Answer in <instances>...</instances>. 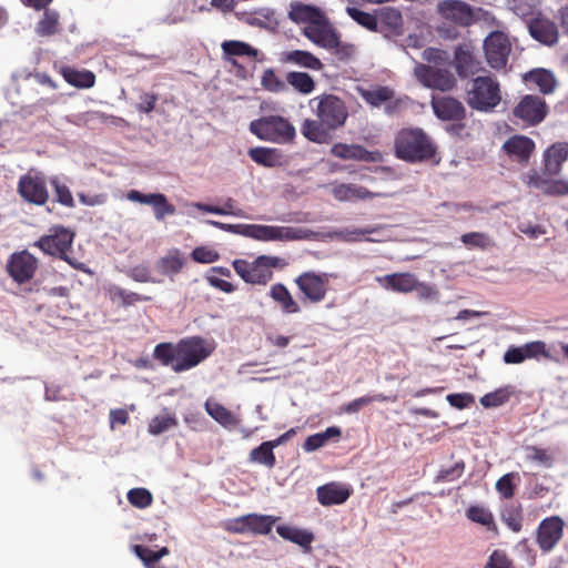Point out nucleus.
I'll list each match as a JSON object with an SVG mask.
<instances>
[{
	"instance_id": "1",
	"label": "nucleus",
	"mask_w": 568,
	"mask_h": 568,
	"mask_svg": "<svg viewBox=\"0 0 568 568\" xmlns=\"http://www.w3.org/2000/svg\"><path fill=\"white\" fill-rule=\"evenodd\" d=\"M316 119H305L301 125L302 135L317 144H328L333 133L342 129L348 119L345 101L335 94H322L314 98Z\"/></svg>"
},
{
	"instance_id": "2",
	"label": "nucleus",
	"mask_w": 568,
	"mask_h": 568,
	"mask_svg": "<svg viewBox=\"0 0 568 568\" xmlns=\"http://www.w3.org/2000/svg\"><path fill=\"white\" fill-rule=\"evenodd\" d=\"M394 154L408 163L427 162L436 156L437 146L423 129L405 128L395 135Z\"/></svg>"
},
{
	"instance_id": "3",
	"label": "nucleus",
	"mask_w": 568,
	"mask_h": 568,
	"mask_svg": "<svg viewBox=\"0 0 568 568\" xmlns=\"http://www.w3.org/2000/svg\"><path fill=\"white\" fill-rule=\"evenodd\" d=\"M284 265L281 257L268 255H260L252 262L236 258L232 263L235 273L245 283L253 285H266L273 278V268Z\"/></svg>"
},
{
	"instance_id": "4",
	"label": "nucleus",
	"mask_w": 568,
	"mask_h": 568,
	"mask_svg": "<svg viewBox=\"0 0 568 568\" xmlns=\"http://www.w3.org/2000/svg\"><path fill=\"white\" fill-rule=\"evenodd\" d=\"M250 131L260 140L277 144L291 143L296 136L294 125L281 115H266L253 120L250 123Z\"/></svg>"
},
{
	"instance_id": "5",
	"label": "nucleus",
	"mask_w": 568,
	"mask_h": 568,
	"mask_svg": "<svg viewBox=\"0 0 568 568\" xmlns=\"http://www.w3.org/2000/svg\"><path fill=\"white\" fill-rule=\"evenodd\" d=\"M213 351V345L201 336L182 338L176 343L178 361L173 365V371H190L205 361Z\"/></svg>"
},
{
	"instance_id": "6",
	"label": "nucleus",
	"mask_w": 568,
	"mask_h": 568,
	"mask_svg": "<svg viewBox=\"0 0 568 568\" xmlns=\"http://www.w3.org/2000/svg\"><path fill=\"white\" fill-rule=\"evenodd\" d=\"M501 101L499 83L491 77H477L467 93V103L477 111L489 112Z\"/></svg>"
},
{
	"instance_id": "7",
	"label": "nucleus",
	"mask_w": 568,
	"mask_h": 568,
	"mask_svg": "<svg viewBox=\"0 0 568 568\" xmlns=\"http://www.w3.org/2000/svg\"><path fill=\"white\" fill-rule=\"evenodd\" d=\"M549 113L545 99L536 94H526L519 99L511 110V121L523 126L540 124Z\"/></svg>"
},
{
	"instance_id": "8",
	"label": "nucleus",
	"mask_w": 568,
	"mask_h": 568,
	"mask_svg": "<svg viewBox=\"0 0 568 568\" xmlns=\"http://www.w3.org/2000/svg\"><path fill=\"white\" fill-rule=\"evenodd\" d=\"M74 232L63 225L50 227L49 233L42 235L33 246L40 248L44 254L59 257L72 264L67 253L71 248Z\"/></svg>"
},
{
	"instance_id": "9",
	"label": "nucleus",
	"mask_w": 568,
	"mask_h": 568,
	"mask_svg": "<svg viewBox=\"0 0 568 568\" xmlns=\"http://www.w3.org/2000/svg\"><path fill=\"white\" fill-rule=\"evenodd\" d=\"M17 193L27 203L42 206L49 201L47 178L41 172H28L19 178Z\"/></svg>"
},
{
	"instance_id": "10",
	"label": "nucleus",
	"mask_w": 568,
	"mask_h": 568,
	"mask_svg": "<svg viewBox=\"0 0 568 568\" xmlns=\"http://www.w3.org/2000/svg\"><path fill=\"white\" fill-rule=\"evenodd\" d=\"M332 277L335 276L329 273L306 271L300 274L294 280V283L306 301L317 304L325 300L328 292L329 280Z\"/></svg>"
},
{
	"instance_id": "11",
	"label": "nucleus",
	"mask_w": 568,
	"mask_h": 568,
	"mask_svg": "<svg viewBox=\"0 0 568 568\" xmlns=\"http://www.w3.org/2000/svg\"><path fill=\"white\" fill-rule=\"evenodd\" d=\"M38 268L39 260L27 250L12 253L6 264L8 275L19 285L30 282Z\"/></svg>"
},
{
	"instance_id": "12",
	"label": "nucleus",
	"mask_w": 568,
	"mask_h": 568,
	"mask_svg": "<svg viewBox=\"0 0 568 568\" xmlns=\"http://www.w3.org/2000/svg\"><path fill=\"white\" fill-rule=\"evenodd\" d=\"M276 518L273 516L247 514L229 520L225 524V530L231 534L252 532L255 535H267L272 530Z\"/></svg>"
},
{
	"instance_id": "13",
	"label": "nucleus",
	"mask_w": 568,
	"mask_h": 568,
	"mask_svg": "<svg viewBox=\"0 0 568 568\" xmlns=\"http://www.w3.org/2000/svg\"><path fill=\"white\" fill-rule=\"evenodd\" d=\"M414 73L417 80L429 89L445 92L456 87V79L447 69L420 63L415 67Z\"/></svg>"
},
{
	"instance_id": "14",
	"label": "nucleus",
	"mask_w": 568,
	"mask_h": 568,
	"mask_svg": "<svg viewBox=\"0 0 568 568\" xmlns=\"http://www.w3.org/2000/svg\"><path fill=\"white\" fill-rule=\"evenodd\" d=\"M484 50L488 64L500 70L507 65L511 43L504 32L494 31L485 39Z\"/></svg>"
},
{
	"instance_id": "15",
	"label": "nucleus",
	"mask_w": 568,
	"mask_h": 568,
	"mask_svg": "<svg viewBox=\"0 0 568 568\" xmlns=\"http://www.w3.org/2000/svg\"><path fill=\"white\" fill-rule=\"evenodd\" d=\"M242 234L258 241H293L304 237L301 229L273 225H245Z\"/></svg>"
},
{
	"instance_id": "16",
	"label": "nucleus",
	"mask_w": 568,
	"mask_h": 568,
	"mask_svg": "<svg viewBox=\"0 0 568 568\" xmlns=\"http://www.w3.org/2000/svg\"><path fill=\"white\" fill-rule=\"evenodd\" d=\"M501 150L510 161L521 166H527L536 151V143L527 135L515 134L504 142Z\"/></svg>"
},
{
	"instance_id": "17",
	"label": "nucleus",
	"mask_w": 568,
	"mask_h": 568,
	"mask_svg": "<svg viewBox=\"0 0 568 568\" xmlns=\"http://www.w3.org/2000/svg\"><path fill=\"white\" fill-rule=\"evenodd\" d=\"M438 14L459 27H469L475 22L474 9L460 0H443L437 4Z\"/></svg>"
},
{
	"instance_id": "18",
	"label": "nucleus",
	"mask_w": 568,
	"mask_h": 568,
	"mask_svg": "<svg viewBox=\"0 0 568 568\" xmlns=\"http://www.w3.org/2000/svg\"><path fill=\"white\" fill-rule=\"evenodd\" d=\"M564 521L557 516L541 520L537 528V544L544 552L551 551L562 537Z\"/></svg>"
},
{
	"instance_id": "19",
	"label": "nucleus",
	"mask_w": 568,
	"mask_h": 568,
	"mask_svg": "<svg viewBox=\"0 0 568 568\" xmlns=\"http://www.w3.org/2000/svg\"><path fill=\"white\" fill-rule=\"evenodd\" d=\"M126 199L140 204L151 205L154 216L158 221L164 220L166 215L175 214V206L168 201V197L162 193L144 194L138 190H131L126 193Z\"/></svg>"
},
{
	"instance_id": "20",
	"label": "nucleus",
	"mask_w": 568,
	"mask_h": 568,
	"mask_svg": "<svg viewBox=\"0 0 568 568\" xmlns=\"http://www.w3.org/2000/svg\"><path fill=\"white\" fill-rule=\"evenodd\" d=\"M302 33L314 44L324 49H331L337 44L338 33L326 16L318 20V24L305 26Z\"/></svg>"
},
{
	"instance_id": "21",
	"label": "nucleus",
	"mask_w": 568,
	"mask_h": 568,
	"mask_svg": "<svg viewBox=\"0 0 568 568\" xmlns=\"http://www.w3.org/2000/svg\"><path fill=\"white\" fill-rule=\"evenodd\" d=\"M432 108L442 121H463L466 118L464 104L453 97L433 98Z\"/></svg>"
},
{
	"instance_id": "22",
	"label": "nucleus",
	"mask_w": 568,
	"mask_h": 568,
	"mask_svg": "<svg viewBox=\"0 0 568 568\" xmlns=\"http://www.w3.org/2000/svg\"><path fill=\"white\" fill-rule=\"evenodd\" d=\"M480 61L469 44H459L454 54V67L457 74L465 79L480 71Z\"/></svg>"
},
{
	"instance_id": "23",
	"label": "nucleus",
	"mask_w": 568,
	"mask_h": 568,
	"mask_svg": "<svg viewBox=\"0 0 568 568\" xmlns=\"http://www.w3.org/2000/svg\"><path fill=\"white\" fill-rule=\"evenodd\" d=\"M568 160V142L560 141L548 146L542 154L544 172L550 176L561 172L562 164Z\"/></svg>"
},
{
	"instance_id": "24",
	"label": "nucleus",
	"mask_w": 568,
	"mask_h": 568,
	"mask_svg": "<svg viewBox=\"0 0 568 568\" xmlns=\"http://www.w3.org/2000/svg\"><path fill=\"white\" fill-rule=\"evenodd\" d=\"M329 152L333 156L342 160L376 162L379 159L378 152L368 151L359 144L335 143Z\"/></svg>"
},
{
	"instance_id": "25",
	"label": "nucleus",
	"mask_w": 568,
	"mask_h": 568,
	"mask_svg": "<svg viewBox=\"0 0 568 568\" xmlns=\"http://www.w3.org/2000/svg\"><path fill=\"white\" fill-rule=\"evenodd\" d=\"M529 32L535 40L546 45H554L559 38L557 24L542 17L535 18L529 22Z\"/></svg>"
},
{
	"instance_id": "26",
	"label": "nucleus",
	"mask_w": 568,
	"mask_h": 568,
	"mask_svg": "<svg viewBox=\"0 0 568 568\" xmlns=\"http://www.w3.org/2000/svg\"><path fill=\"white\" fill-rule=\"evenodd\" d=\"M352 489L343 484L332 481L316 489L317 500L323 506L344 504L351 496Z\"/></svg>"
},
{
	"instance_id": "27",
	"label": "nucleus",
	"mask_w": 568,
	"mask_h": 568,
	"mask_svg": "<svg viewBox=\"0 0 568 568\" xmlns=\"http://www.w3.org/2000/svg\"><path fill=\"white\" fill-rule=\"evenodd\" d=\"M523 80L530 89H537L542 94L552 93L557 87L554 73L542 68L525 73Z\"/></svg>"
},
{
	"instance_id": "28",
	"label": "nucleus",
	"mask_w": 568,
	"mask_h": 568,
	"mask_svg": "<svg viewBox=\"0 0 568 568\" xmlns=\"http://www.w3.org/2000/svg\"><path fill=\"white\" fill-rule=\"evenodd\" d=\"M334 197L341 202L356 201V200H372L375 197H384L385 193L372 192L366 187L357 184H338L332 191Z\"/></svg>"
},
{
	"instance_id": "29",
	"label": "nucleus",
	"mask_w": 568,
	"mask_h": 568,
	"mask_svg": "<svg viewBox=\"0 0 568 568\" xmlns=\"http://www.w3.org/2000/svg\"><path fill=\"white\" fill-rule=\"evenodd\" d=\"M376 281L386 290L406 294L415 291L417 277L412 273H393L376 277Z\"/></svg>"
},
{
	"instance_id": "30",
	"label": "nucleus",
	"mask_w": 568,
	"mask_h": 568,
	"mask_svg": "<svg viewBox=\"0 0 568 568\" xmlns=\"http://www.w3.org/2000/svg\"><path fill=\"white\" fill-rule=\"evenodd\" d=\"M185 264V256L180 250L173 248L156 261L155 267L161 275L174 281V277L183 270Z\"/></svg>"
},
{
	"instance_id": "31",
	"label": "nucleus",
	"mask_w": 568,
	"mask_h": 568,
	"mask_svg": "<svg viewBox=\"0 0 568 568\" xmlns=\"http://www.w3.org/2000/svg\"><path fill=\"white\" fill-rule=\"evenodd\" d=\"M324 12L314 6L302 2H292L290 6L288 18L295 23L305 26L318 24V20L324 17Z\"/></svg>"
},
{
	"instance_id": "32",
	"label": "nucleus",
	"mask_w": 568,
	"mask_h": 568,
	"mask_svg": "<svg viewBox=\"0 0 568 568\" xmlns=\"http://www.w3.org/2000/svg\"><path fill=\"white\" fill-rule=\"evenodd\" d=\"M281 61L283 63H291L314 71H321L324 68V64L317 57L305 50H292L283 52L281 55Z\"/></svg>"
},
{
	"instance_id": "33",
	"label": "nucleus",
	"mask_w": 568,
	"mask_h": 568,
	"mask_svg": "<svg viewBox=\"0 0 568 568\" xmlns=\"http://www.w3.org/2000/svg\"><path fill=\"white\" fill-rule=\"evenodd\" d=\"M248 156L258 165L275 168L283 164V154L274 148L256 146L248 150Z\"/></svg>"
},
{
	"instance_id": "34",
	"label": "nucleus",
	"mask_w": 568,
	"mask_h": 568,
	"mask_svg": "<svg viewBox=\"0 0 568 568\" xmlns=\"http://www.w3.org/2000/svg\"><path fill=\"white\" fill-rule=\"evenodd\" d=\"M270 296L281 306L285 314H295L301 312L300 304L293 298L284 284L276 283L272 285Z\"/></svg>"
},
{
	"instance_id": "35",
	"label": "nucleus",
	"mask_w": 568,
	"mask_h": 568,
	"mask_svg": "<svg viewBox=\"0 0 568 568\" xmlns=\"http://www.w3.org/2000/svg\"><path fill=\"white\" fill-rule=\"evenodd\" d=\"M222 50L225 55V59L233 65V67H240L239 62L229 57H253L256 58L258 54V51L246 42L237 41V40H230L224 41L222 43Z\"/></svg>"
},
{
	"instance_id": "36",
	"label": "nucleus",
	"mask_w": 568,
	"mask_h": 568,
	"mask_svg": "<svg viewBox=\"0 0 568 568\" xmlns=\"http://www.w3.org/2000/svg\"><path fill=\"white\" fill-rule=\"evenodd\" d=\"M468 250L490 251L497 246L495 239L486 232H468L460 236Z\"/></svg>"
},
{
	"instance_id": "37",
	"label": "nucleus",
	"mask_w": 568,
	"mask_h": 568,
	"mask_svg": "<svg viewBox=\"0 0 568 568\" xmlns=\"http://www.w3.org/2000/svg\"><path fill=\"white\" fill-rule=\"evenodd\" d=\"M62 75L70 85L79 89H89L95 83V74L89 70H77L67 67L62 69Z\"/></svg>"
},
{
	"instance_id": "38",
	"label": "nucleus",
	"mask_w": 568,
	"mask_h": 568,
	"mask_svg": "<svg viewBox=\"0 0 568 568\" xmlns=\"http://www.w3.org/2000/svg\"><path fill=\"white\" fill-rule=\"evenodd\" d=\"M276 448L271 440L263 442L260 446L250 452L248 460L254 464L263 465L272 469L276 465V456L274 454Z\"/></svg>"
},
{
	"instance_id": "39",
	"label": "nucleus",
	"mask_w": 568,
	"mask_h": 568,
	"mask_svg": "<svg viewBox=\"0 0 568 568\" xmlns=\"http://www.w3.org/2000/svg\"><path fill=\"white\" fill-rule=\"evenodd\" d=\"M276 531L283 539L290 540L304 548H310L314 540L312 532L287 525L277 526Z\"/></svg>"
},
{
	"instance_id": "40",
	"label": "nucleus",
	"mask_w": 568,
	"mask_h": 568,
	"mask_svg": "<svg viewBox=\"0 0 568 568\" xmlns=\"http://www.w3.org/2000/svg\"><path fill=\"white\" fill-rule=\"evenodd\" d=\"M109 296L112 302H120L122 307H129L139 302H150L151 296L141 295L135 292H128L124 288L112 286L109 288Z\"/></svg>"
},
{
	"instance_id": "41",
	"label": "nucleus",
	"mask_w": 568,
	"mask_h": 568,
	"mask_svg": "<svg viewBox=\"0 0 568 568\" xmlns=\"http://www.w3.org/2000/svg\"><path fill=\"white\" fill-rule=\"evenodd\" d=\"M287 83L301 94H310L315 90L314 79L306 72L292 71L286 74Z\"/></svg>"
},
{
	"instance_id": "42",
	"label": "nucleus",
	"mask_w": 568,
	"mask_h": 568,
	"mask_svg": "<svg viewBox=\"0 0 568 568\" xmlns=\"http://www.w3.org/2000/svg\"><path fill=\"white\" fill-rule=\"evenodd\" d=\"M60 17L57 11L45 9L42 19L38 22L36 31L40 37H50L60 30Z\"/></svg>"
},
{
	"instance_id": "43",
	"label": "nucleus",
	"mask_w": 568,
	"mask_h": 568,
	"mask_svg": "<svg viewBox=\"0 0 568 568\" xmlns=\"http://www.w3.org/2000/svg\"><path fill=\"white\" fill-rule=\"evenodd\" d=\"M206 413L222 426H231L236 423V419L231 410L221 405L220 403L207 399L205 402Z\"/></svg>"
},
{
	"instance_id": "44",
	"label": "nucleus",
	"mask_w": 568,
	"mask_h": 568,
	"mask_svg": "<svg viewBox=\"0 0 568 568\" xmlns=\"http://www.w3.org/2000/svg\"><path fill=\"white\" fill-rule=\"evenodd\" d=\"M396 399V396H388L384 394L366 395L345 404L342 407V410L347 414H355L358 413L364 406L374 402H395Z\"/></svg>"
},
{
	"instance_id": "45",
	"label": "nucleus",
	"mask_w": 568,
	"mask_h": 568,
	"mask_svg": "<svg viewBox=\"0 0 568 568\" xmlns=\"http://www.w3.org/2000/svg\"><path fill=\"white\" fill-rule=\"evenodd\" d=\"M361 97L364 101L373 106H379L389 101L394 97V92L388 87H377L372 90H361Z\"/></svg>"
},
{
	"instance_id": "46",
	"label": "nucleus",
	"mask_w": 568,
	"mask_h": 568,
	"mask_svg": "<svg viewBox=\"0 0 568 568\" xmlns=\"http://www.w3.org/2000/svg\"><path fill=\"white\" fill-rule=\"evenodd\" d=\"M153 356L164 366H171L173 369V365L175 361H178V352L176 344L163 342L158 344L154 347Z\"/></svg>"
},
{
	"instance_id": "47",
	"label": "nucleus",
	"mask_w": 568,
	"mask_h": 568,
	"mask_svg": "<svg viewBox=\"0 0 568 568\" xmlns=\"http://www.w3.org/2000/svg\"><path fill=\"white\" fill-rule=\"evenodd\" d=\"M526 450V459L529 462H534L538 465H541L546 468H549L554 464L552 454L545 448H540L538 446H527Z\"/></svg>"
},
{
	"instance_id": "48",
	"label": "nucleus",
	"mask_w": 568,
	"mask_h": 568,
	"mask_svg": "<svg viewBox=\"0 0 568 568\" xmlns=\"http://www.w3.org/2000/svg\"><path fill=\"white\" fill-rule=\"evenodd\" d=\"M349 17L369 31H377L378 22L375 14L357 8H347Z\"/></svg>"
},
{
	"instance_id": "49",
	"label": "nucleus",
	"mask_w": 568,
	"mask_h": 568,
	"mask_svg": "<svg viewBox=\"0 0 568 568\" xmlns=\"http://www.w3.org/2000/svg\"><path fill=\"white\" fill-rule=\"evenodd\" d=\"M50 183L54 190L57 202L67 207H74L75 203L69 186L57 178H52Z\"/></svg>"
},
{
	"instance_id": "50",
	"label": "nucleus",
	"mask_w": 568,
	"mask_h": 568,
	"mask_svg": "<svg viewBox=\"0 0 568 568\" xmlns=\"http://www.w3.org/2000/svg\"><path fill=\"white\" fill-rule=\"evenodd\" d=\"M129 503L140 509L151 506L153 501L152 494L146 488H133L128 491Z\"/></svg>"
},
{
	"instance_id": "51",
	"label": "nucleus",
	"mask_w": 568,
	"mask_h": 568,
	"mask_svg": "<svg viewBox=\"0 0 568 568\" xmlns=\"http://www.w3.org/2000/svg\"><path fill=\"white\" fill-rule=\"evenodd\" d=\"M464 471H465V463H464V460H458L449 468H442L435 477V483L454 481V480L460 478L463 476Z\"/></svg>"
},
{
	"instance_id": "52",
	"label": "nucleus",
	"mask_w": 568,
	"mask_h": 568,
	"mask_svg": "<svg viewBox=\"0 0 568 568\" xmlns=\"http://www.w3.org/2000/svg\"><path fill=\"white\" fill-rule=\"evenodd\" d=\"M510 398V392L507 388H499L488 393L480 398V404L485 408L498 407L507 403Z\"/></svg>"
},
{
	"instance_id": "53",
	"label": "nucleus",
	"mask_w": 568,
	"mask_h": 568,
	"mask_svg": "<svg viewBox=\"0 0 568 568\" xmlns=\"http://www.w3.org/2000/svg\"><path fill=\"white\" fill-rule=\"evenodd\" d=\"M176 425V419L170 415H160L151 419L149 424V433L160 435Z\"/></svg>"
},
{
	"instance_id": "54",
	"label": "nucleus",
	"mask_w": 568,
	"mask_h": 568,
	"mask_svg": "<svg viewBox=\"0 0 568 568\" xmlns=\"http://www.w3.org/2000/svg\"><path fill=\"white\" fill-rule=\"evenodd\" d=\"M516 473H508L501 476L496 483V490L503 498L509 499L515 496L516 486L514 484Z\"/></svg>"
},
{
	"instance_id": "55",
	"label": "nucleus",
	"mask_w": 568,
	"mask_h": 568,
	"mask_svg": "<svg viewBox=\"0 0 568 568\" xmlns=\"http://www.w3.org/2000/svg\"><path fill=\"white\" fill-rule=\"evenodd\" d=\"M262 87L270 92H282L285 90L284 82L276 75L273 69H266L261 79Z\"/></svg>"
},
{
	"instance_id": "56",
	"label": "nucleus",
	"mask_w": 568,
	"mask_h": 568,
	"mask_svg": "<svg viewBox=\"0 0 568 568\" xmlns=\"http://www.w3.org/2000/svg\"><path fill=\"white\" fill-rule=\"evenodd\" d=\"M466 514L471 521L484 526H489L494 521L493 514L481 506H470Z\"/></svg>"
},
{
	"instance_id": "57",
	"label": "nucleus",
	"mask_w": 568,
	"mask_h": 568,
	"mask_svg": "<svg viewBox=\"0 0 568 568\" xmlns=\"http://www.w3.org/2000/svg\"><path fill=\"white\" fill-rule=\"evenodd\" d=\"M376 231V227H353V229H345L339 232L342 239L346 242H358L362 240L372 241L371 239L365 237L368 234H372Z\"/></svg>"
},
{
	"instance_id": "58",
	"label": "nucleus",
	"mask_w": 568,
	"mask_h": 568,
	"mask_svg": "<svg viewBox=\"0 0 568 568\" xmlns=\"http://www.w3.org/2000/svg\"><path fill=\"white\" fill-rule=\"evenodd\" d=\"M503 521L513 531H520L523 528V515L520 508L506 509L503 514Z\"/></svg>"
},
{
	"instance_id": "59",
	"label": "nucleus",
	"mask_w": 568,
	"mask_h": 568,
	"mask_svg": "<svg viewBox=\"0 0 568 568\" xmlns=\"http://www.w3.org/2000/svg\"><path fill=\"white\" fill-rule=\"evenodd\" d=\"M191 257L197 263L210 264L216 262L220 258V254L206 246H197L192 251Z\"/></svg>"
},
{
	"instance_id": "60",
	"label": "nucleus",
	"mask_w": 568,
	"mask_h": 568,
	"mask_svg": "<svg viewBox=\"0 0 568 568\" xmlns=\"http://www.w3.org/2000/svg\"><path fill=\"white\" fill-rule=\"evenodd\" d=\"M422 55L425 61L437 65L447 64L449 62L448 53L438 48H427L423 51Z\"/></svg>"
},
{
	"instance_id": "61",
	"label": "nucleus",
	"mask_w": 568,
	"mask_h": 568,
	"mask_svg": "<svg viewBox=\"0 0 568 568\" xmlns=\"http://www.w3.org/2000/svg\"><path fill=\"white\" fill-rule=\"evenodd\" d=\"M542 193L545 195H549V196L568 195V181L548 179V181L546 183V187Z\"/></svg>"
},
{
	"instance_id": "62",
	"label": "nucleus",
	"mask_w": 568,
	"mask_h": 568,
	"mask_svg": "<svg viewBox=\"0 0 568 568\" xmlns=\"http://www.w3.org/2000/svg\"><path fill=\"white\" fill-rule=\"evenodd\" d=\"M521 347L526 359L538 356L549 357V354L546 349V344L541 341L530 342Z\"/></svg>"
},
{
	"instance_id": "63",
	"label": "nucleus",
	"mask_w": 568,
	"mask_h": 568,
	"mask_svg": "<svg viewBox=\"0 0 568 568\" xmlns=\"http://www.w3.org/2000/svg\"><path fill=\"white\" fill-rule=\"evenodd\" d=\"M134 554L143 561L145 568H154L158 559H155V550L142 545H135L133 547Z\"/></svg>"
},
{
	"instance_id": "64",
	"label": "nucleus",
	"mask_w": 568,
	"mask_h": 568,
	"mask_svg": "<svg viewBox=\"0 0 568 568\" xmlns=\"http://www.w3.org/2000/svg\"><path fill=\"white\" fill-rule=\"evenodd\" d=\"M485 568H514L513 561L507 557L504 551L495 550Z\"/></svg>"
}]
</instances>
